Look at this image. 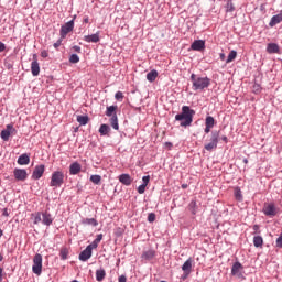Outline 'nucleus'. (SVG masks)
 <instances>
[{"instance_id": "obj_1", "label": "nucleus", "mask_w": 282, "mask_h": 282, "mask_svg": "<svg viewBox=\"0 0 282 282\" xmlns=\"http://www.w3.org/2000/svg\"><path fill=\"white\" fill-rule=\"evenodd\" d=\"M195 116V110L191 109L188 106H183L182 107V112L177 113L175 116L176 122H180L181 127H191L193 124V117Z\"/></svg>"}, {"instance_id": "obj_2", "label": "nucleus", "mask_w": 282, "mask_h": 282, "mask_svg": "<svg viewBox=\"0 0 282 282\" xmlns=\"http://www.w3.org/2000/svg\"><path fill=\"white\" fill-rule=\"evenodd\" d=\"M192 89L194 91H204V89H208L210 87V78L208 77H199L196 74L191 75Z\"/></svg>"}, {"instance_id": "obj_3", "label": "nucleus", "mask_w": 282, "mask_h": 282, "mask_svg": "<svg viewBox=\"0 0 282 282\" xmlns=\"http://www.w3.org/2000/svg\"><path fill=\"white\" fill-rule=\"evenodd\" d=\"M65 182V174L62 171L52 173L50 186L53 188H61Z\"/></svg>"}, {"instance_id": "obj_4", "label": "nucleus", "mask_w": 282, "mask_h": 282, "mask_svg": "<svg viewBox=\"0 0 282 282\" xmlns=\"http://www.w3.org/2000/svg\"><path fill=\"white\" fill-rule=\"evenodd\" d=\"M32 272L33 274H37V276H41L43 272V256L41 253H36L33 258Z\"/></svg>"}, {"instance_id": "obj_5", "label": "nucleus", "mask_w": 282, "mask_h": 282, "mask_svg": "<svg viewBox=\"0 0 282 282\" xmlns=\"http://www.w3.org/2000/svg\"><path fill=\"white\" fill-rule=\"evenodd\" d=\"M217 144H219V131L214 130L210 133V142L206 143L204 149L209 152L215 151V149H217Z\"/></svg>"}, {"instance_id": "obj_6", "label": "nucleus", "mask_w": 282, "mask_h": 282, "mask_svg": "<svg viewBox=\"0 0 282 282\" xmlns=\"http://www.w3.org/2000/svg\"><path fill=\"white\" fill-rule=\"evenodd\" d=\"M231 276H237V279L246 280L243 275V264L241 262L236 261L231 267Z\"/></svg>"}, {"instance_id": "obj_7", "label": "nucleus", "mask_w": 282, "mask_h": 282, "mask_svg": "<svg viewBox=\"0 0 282 282\" xmlns=\"http://www.w3.org/2000/svg\"><path fill=\"white\" fill-rule=\"evenodd\" d=\"M11 135H17V130L12 123L7 124L6 129H3L0 133V138L3 140V142H8Z\"/></svg>"}, {"instance_id": "obj_8", "label": "nucleus", "mask_w": 282, "mask_h": 282, "mask_svg": "<svg viewBox=\"0 0 282 282\" xmlns=\"http://www.w3.org/2000/svg\"><path fill=\"white\" fill-rule=\"evenodd\" d=\"M69 32H74V20L68 21L61 26V30H59L61 39H66Z\"/></svg>"}, {"instance_id": "obj_9", "label": "nucleus", "mask_w": 282, "mask_h": 282, "mask_svg": "<svg viewBox=\"0 0 282 282\" xmlns=\"http://www.w3.org/2000/svg\"><path fill=\"white\" fill-rule=\"evenodd\" d=\"M262 213L265 215V217H275L276 205H274V203L264 204Z\"/></svg>"}, {"instance_id": "obj_10", "label": "nucleus", "mask_w": 282, "mask_h": 282, "mask_svg": "<svg viewBox=\"0 0 282 282\" xmlns=\"http://www.w3.org/2000/svg\"><path fill=\"white\" fill-rule=\"evenodd\" d=\"M13 176L17 182H25L28 180V170L15 167L13 170Z\"/></svg>"}, {"instance_id": "obj_11", "label": "nucleus", "mask_w": 282, "mask_h": 282, "mask_svg": "<svg viewBox=\"0 0 282 282\" xmlns=\"http://www.w3.org/2000/svg\"><path fill=\"white\" fill-rule=\"evenodd\" d=\"M43 173H45V166L43 164L36 165L32 173V180H41L43 177Z\"/></svg>"}, {"instance_id": "obj_12", "label": "nucleus", "mask_w": 282, "mask_h": 282, "mask_svg": "<svg viewBox=\"0 0 282 282\" xmlns=\"http://www.w3.org/2000/svg\"><path fill=\"white\" fill-rule=\"evenodd\" d=\"M31 74L32 76H39L41 74V66L39 65L36 54L33 55V62L31 63Z\"/></svg>"}, {"instance_id": "obj_13", "label": "nucleus", "mask_w": 282, "mask_h": 282, "mask_svg": "<svg viewBox=\"0 0 282 282\" xmlns=\"http://www.w3.org/2000/svg\"><path fill=\"white\" fill-rule=\"evenodd\" d=\"M191 50L194 52H202V50H206V41L195 40L191 45Z\"/></svg>"}, {"instance_id": "obj_14", "label": "nucleus", "mask_w": 282, "mask_h": 282, "mask_svg": "<svg viewBox=\"0 0 282 282\" xmlns=\"http://www.w3.org/2000/svg\"><path fill=\"white\" fill-rule=\"evenodd\" d=\"M42 224L43 226H47V228H50V226L54 224V217H52V214L48 212H42Z\"/></svg>"}, {"instance_id": "obj_15", "label": "nucleus", "mask_w": 282, "mask_h": 282, "mask_svg": "<svg viewBox=\"0 0 282 282\" xmlns=\"http://www.w3.org/2000/svg\"><path fill=\"white\" fill-rule=\"evenodd\" d=\"M91 254H93L91 248L86 247L85 250H83L79 253V261H83V262L89 261V259H91Z\"/></svg>"}, {"instance_id": "obj_16", "label": "nucleus", "mask_w": 282, "mask_h": 282, "mask_svg": "<svg viewBox=\"0 0 282 282\" xmlns=\"http://www.w3.org/2000/svg\"><path fill=\"white\" fill-rule=\"evenodd\" d=\"M84 41L86 43H100V32H97L91 35H85Z\"/></svg>"}, {"instance_id": "obj_17", "label": "nucleus", "mask_w": 282, "mask_h": 282, "mask_svg": "<svg viewBox=\"0 0 282 282\" xmlns=\"http://www.w3.org/2000/svg\"><path fill=\"white\" fill-rule=\"evenodd\" d=\"M119 182L123 184V186H131V184L133 183V178H131V175L129 174H120Z\"/></svg>"}, {"instance_id": "obj_18", "label": "nucleus", "mask_w": 282, "mask_h": 282, "mask_svg": "<svg viewBox=\"0 0 282 282\" xmlns=\"http://www.w3.org/2000/svg\"><path fill=\"white\" fill-rule=\"evenodd\" d=\"M282 22V10L280 11V13L273 15L269 22V26L270 28H274V25H279V23Z\"/></svg>"}, {"instance_id": "obj_19", "label": "nucleus", "mask_w": 282, "mask_h": 282, "mask_svg": "<svg viewBox=\"0 0 282 282\" xmlns=\"http://www.w3.org/2000/svg\"><path fill=\"white\" fill-rule=\"evenodd\" d=\"M17 162L20 166H26V164H30V155L28 153L21 154Z\"/></svg>"}, {"instance_id": "obj_20", "label": "nucleus", "mask_w": 282, "mask_h": 282, "mask_svg": "<svg viewBox=\"0 0 282 282\" xmlns=\"http://www.w3.org/2000/svg\"><path fill=\"white\" fill-rule=\"evenodd\" d=\"M80 169H82L80 163L74 162L69 165V174L70 175H78L79 172H80Z\"/></svg>"}, {"instance_id": "obj_21", "label": "nucleus", "mask_w": 282, "mask_h": 282, "mask_svg": "<svg viewBox=\"0 0 282 282\" xmlns=\"http://www.w3.org/2000/svg\"><path fill=\"white\" fill-rule=\"evenodd\" d=\"M155 257V250L150 249L147 251H143L141 259H143V261H151V259H153Z\"/></svg>"}, {"instance_id": "obj_22", "label": "nucleus", "mask_w": 282, "mask_h": 282, "mask_svg": "<svg viewBox=\"0 0 282 282\" xmlns=\"http://www.w3.org/2000/svg\"><path fill=\"white\" fill-rule=\"evenodd\" d=\"M268 54H279L280 47L276 43H269L267 46Z\"/></svg>"}, {"instance_id": "obj_23", "label": "nucleus", "mask_w": 282, "mask_h": 282, "mask_svg": "<svg viewBox=\"0 0 282 282\" xmlns=\"http://www.w3.org/2000/svg\"><path fill=\"white\" fill-rule=\"evenodd\" d=\"M183 272H192L193 271V258H188L182 265Z\"/></svg>"}, {"instance_id": "obj_24", "label": "nucleus", "mask_w": 282, "mask_h": 282, "mask_svg": "<svg viewBox=\"0 0 282 282\" xmlns=\"http://www.w3.org/2000/svg\"><path fill=\"white\" fill-rule=\"evenodd\" d=\"M82 224L84 226H94V228H96V226H98V220H96V218H83Z\"/></svg>"}, {"instance_id": "obj_25", "label": "nucleus", "mask_w": 282, "mask_h": 282, "mask_svg": "<svg viewBox=\"0 0 282 282\" xmlns=\"http://www.w3.org/2000/svg\"><path fill=\"white\" fill-rule=\"evenodd\" d=\"M158 76H159V73L155 69H152L147 74V80L149 83H155Z\"/></svg>"}, {"instance_id": "obj_26", "label": "nucleus", "mask_w": 282, "mask_h": 282, "mask_svg": "<svg viewBox=\"0 0 282 282\" xmlns=\"http://www.w3.org/2000/svg\"><path fill=\"white\" fill-rule=\"evenodd\" d=\"M107 276V271L105 269H98L96 270V281H105V278Z\"/></svg>"}, {"instance_id": "obj_27", "label": "nucleus", "mask_w": 282, "mask_h": 282, "mask_svg": "<svg viewBox=\"0 0 282 282\" xmlns=\"http://www.w3.org/2000/svg\"><path fill=\"white\" fill-rule=\"evenodd\" d=\"M117 110H118V106H108L106 108V116L108 118H113V116H116Z\"/></svg>"}, {"instance_id": "obj_28", "label": "nucleus", "mask_w": 282, "mask_h": 282, "mask_svg": "<svg viewBox=\"0 0 282 282\" xmlns=\"http://www.w3.org/2000/svg\"><path fill=\"white\" fill-rule=\"evenodd\" d=\"M110 124L115 131H118L120 129V124L118 123V115H113L110 118Z\"/></svg>"}, {"instance_id": "obj_29", "label": "nucleus", "mask_w": 282, "mask_h": 282, "mask_svg": "<svg viewBox=\"0 0 282 282\" xmlns=\"http://www.w3.org/2000/svg\"><path fill=\"white\" fill-rule=\"evenodd\" d=\"M110 131H111V128L107 123H102L99 128L100 135H108Z\"/></svg>"}, {"instance_id": "obj_30", "label": "nucleus", "mask_w": 282, "mask_h": 282, "mask_svg": "<svg viewBox=\"0 0 282 282\" xmlns=\"http://www.w3.org/2000/svg\"><path fill=\"white\" fill-rule=\"evenodd\" d=\"M253 246H254V248H263V237L254 236L253 237Z\"/></svg>"}, {"instance_id": "obj_31", "label": "nucleus", "mask_w": 282, "mask_h": 282, "mask_svg": "<svg viewBox=\"0 0 282 282\" xmlns=\"http://www.w3.org/2000/svg\"><path fill=\"white\" fill-rule=\"evenodd\" d=\"M188 210L192 215H197V200H191L188 204Z\"/></svg>"}, {"instance_id": "obj_32", "label": "nucleus", "mask_w": 282, "mask_h": 282, "mask_svg": "<svg viewBox=\"0 0 282 282\" xmlns=\"http://www.w3.org/2000/svg\"><path fill=\"white\" fill-rule=\"evenodd\" d=\"M77 122L82 126L85 127L89 122V117L88 116H77Z\"/></svg>"}, {"instance_id": "obj_33", "label": "nucleus", "mask_w": 282, "mask_h": 282, "mask_svg": "<svg viewBox=\"0 0 282 282\" xmlns=\"http://www.w3.org/2000/svg\"><path fill=\"white\" fill-rule=\"evenodd\" d=\"M205 127H209L213 129L215 127V118L213 116H207L205 119Z\"/></svg>"}, {"instance_id": "obj_34", "label": "nucleus", "mask_w": 282, "mask_h": 282, "mask_svg": "<svg viewBox=\"0 0 282 282\" xmlns=\"http://www.w3.org/2000/svg\"><path fill=\"white\" fill-rule=\"evenodd\" d=\"M101 181H102V176L98 174H94L90 176V182H93V184H95L96 186H98Z\"/></svg>"}, {"instance_id": "obj_35", "label": "nucleus", "mask_w": 282, "mask_h": 282, "mask_svg": "<svg viewBox=\"0 0 282 282\" xmlns=\"http://www.w3.org/2000/svg\"><path fill=\"white\" fill-rule=\"evenodd\" d=\"M59 257L62 261H67V257H69V250H67V248L61 249Z\"/></svg>"}, {"instance_id": "obj_36", "label": "nucleus", "mask_w": 282, "mask_h": 282, "mask_svg": "<svg viewBox=\"0 0 282 282\" xmlns=\"http://www.w3.org/2000/svg\"><path fill=\"white\" fill-rule=\"evenodd\" d=\"M235 58H237V51L232 50L230 51V53L227 56L226 63H232V61H235Z\"/></svg>"}, {"instance_id": "obj_37", "label": "nucleus", "mask_w": 282, "mask_h": 282, "mask_svg": "<svg viewBox=\"0 0 282 282\" xmlns=\"http://www.w3.org/2000/svg\"><path fill=\"white\" fill-rule=\"evenodd\" d=\"M41 221H43V213L37 212L35 213L33 224L37 225V224H41Z\"/></svg>"}, {"instance_id": "obj_38", "label": "nucleus", "mask_w": 282, "mask_h": 282, "mask_svg": "<svg viewBox=\"0 0 282 282\" xmlns=\"http://www.w3.org/2000/svg\"><path fill=\"white\" fill-rule=\"evenodd\" d=\"M235 197L238 202H242L243 200V195L241 194V189L239 187H237L235 189Z\"/></svg>"}, {"instance_id": "obj_39", "label": "nucleus", "mask_w": 282, "mask_h": 282, "mask_svg": "<svg viewBox=\"0 0 282 282\" xmlns=\"http://www.w3.org/2000/svg\"><path fill=\"white\" fill-rule=\"evenodd\" d=\"M226 12H235V4H232V0L227 1Z\"/></svg>"}, {"instance_id": "obj_40", "label": "nucleus", "mask_w": 282, "mask_h": 282, "mask_svg": "<svg viewBox=\"0 0 282 282\" xmlns=\"http://www.w3.org/2000/svg\"><path fill=\"white\" fill-rule=\"evenodd\" d=\"M69 63H73V64L80 63V57L78 56V54H72L69 57Z\"/></svg>"}, {"instance_id": "obj_41", "label": "nucleus", "mask_w": 282, "mask_h": 282, "mask_svg": "<svg viewBox=\"0 0 282 282\" xmlns=\"http://www.w3.org/2000/svg\"><path fill=\"white\" fill-rule=\"evenodd\" d=\"M261 89L262 88L259 84H257V83L253 84V86H252L253 94H259L261 91Z\"/></svg>"}, {"instance_id": "obj_42", "label": "nucleus", "mask_w": 282, "mask_h": 282, "mask_svg": "<svg viewBox=\"0 0 282 282\" xmlns=\"http://www.w3.org/2000/svg\"><path fill=\"white\" fill-rule=\"evenodd\" d=\"M149 182H151V176L147 175L142 177V185L143 186H149Z\"/></svg>"}, {"instance_id": "obj_43", "label": "nucleus", "mask_w": 282, "mask_h": 282, "mask_svg": "<svg viewBox=\"0 0 282 282\" xmlns=\"http://www.w3.org/2000/svg\"><path fill=\"white\" fill-rule=\"evenodd\" d=\"M123 98H124V95L122 94V91H117L115 94V99L116 100L122 101Z\"/></svg>"}, {"instance_id": "obj_44", "label": "nucleus", "mask_w": 282, "mask_h": 282, "mask_svg": "<svg viewBox=\"0 0 282 282\" xmlns=\"http://www.w3.org/2000/svg\"><path fill=\"white\" fill-rule=\"evenodd\" d=\"M147 191V185H139L138 193L139 195H144V192Z\"/></svg>"}, {"instance_id": "obj_45", "label": "nucleus", "mask_w": 282, "mask_h": 282, "mask_svg": "<svg viewBox=\"0 0 282 282\" xmlns=\"http://www.w3.org/2000/svg\"><path fill=\"white\" fill-rule=\"evenodd\" d=\"M148 221H149L150 224H153V221H155V214H154V213H150V214L148 215Z\"/></svg>"}, {"instance_id": "obj_46", "label": "nucleus", "mask_w": 282, "mask_h": 282, "mask_svg": "<svg viewBox=\"0 0 282 282\" xmlns=\"http://www.w3.org/2000/svg\"><path fill=\"white\" fill-rule=\"evenodd\" d=\"M275 243H276V248H282V232L278 237Z\"/></svg>"}, {"instance_id": "obj_47", "label": "nucleus", "mask_w": 282, "mask_h": 282, "mask_svg": "<svg viewBox=\"0 0 282 282\" xmlns=\"http://www.w3.org/2000/svg\"><path fill=\"white\" fill-rule=\"evenodd\" d=\"M87 248H90V251L93 252V250L98 248V242L94 240L90 245L87 246Z\"/></svg>"}, {"instance_id": "obj_48", "label": "nucleus", "mask_w": 282, "mask_h": 282, "mask_svg": "<svg viewBox=\"0 0 282 282\" xmlns=\"http://www.w3.org/2000/svg\"><path fill=\"white\" fill-rule=\"evenodd\" d=\"M188 276H191V273L187 271H183V274L181 275V280L186 281V279H188Z\"/></svg>"}, {"instance_id": "obj_49", "label": "nucleus", "mask_w": 282, "mask_h": 282, "mask_svg": "<svg viewBox=\"0 0 282 282\" xmlns=\"http://www.w3.org/2000/svg\"><path fill=\"white\" fill-rule=\"evenodd\" d=\"M63 43V37H61L59 40H57L54 44L53 47H55V50H58V46L62 45Z\"/></svg>"}, {"instance_id": "obj_50", "label": "nucleus", "mask_w": 282, "mask_h": 282, "mask_svg": "<svg viewBox=\"0 0 282 282\" xmlns=\"http://www.w3.org/2000/svg\"><path fill=\"white\" fill-rule=\"evenodd\" d=\"M95 241L96 243H100L102 241V234H98Z\"/></svg>"}, {"instance_id": "obj_51", "label": "nucleus", "mask_w": 282, "mask_h": 282, "mask_svg": "<svg viewBox=\"0 0 282 282\" xmlns=\"http://www.w3.org/2000/svg\"><path fill=\"white\" fill-rule=\"evenodd\" d=\"M119 282H127V275L122 274L118 279Z\"/></svg>"}, {"instance_id": "obj_52", "label": "nucleus", "mask_w": 282, "mask_h": 282, "mask_svg": "<svg viewBox=\"0 0 282 282\" xmlns=\"http://www.w3.org/2000/svg\"><path fill=\"white\" fill-rule=\"evenodd\" d=\"M74 52H77V54H80L82 48L78 45L73 46Z\"/></svg>"}, {"instance_id": "obj_53", "label": "nucleus", "mask_w": 282, "mask_h": 282, "mask_svg": "<svg viewBox=\"0 0 282 282\" xmlns=\"http://www.w3.org/2000/svg\"><path fill=\"white\" fill-rule=\"evenodd\" d=\"M41 56L42 58H47V56H50V53H47V51H42Z\"/></svg>"}, {"instance_id": "obj_54", "label": "nucleus", "mask_w": 282, "mask_h": 282, "mask_svg": "<svg viewBox=\"0 0 282 282\" xmlns=\"http://www.w3.org/2000/svg\"><path fill=\"white\" fill-rule=\"evenodd\" d=\"M0 52H6V44L0 42Z\"/></svg>"}, {"instance_id": "obj_55", "label": "nucleus", "mask_w": 282, "mask_h": 282, "mask_svg": "<svg viewBox=\"0 0 282 282\" xmlns=\"http://www.w3.org/2000/svg\"><path fill=\"white\" fill-rule=\"evenodd\" d=\"M3 217H10V213H8V208H4L2 212Z\"/></svg>"}, {"instance_id": "obj_56", "label": "nucleus", "mask_w": 282, "mask_h": 282, "mask_svg": "<svg viewBox=\"0 0 282 282\" xmlns=\"http://www.w3.org/2000/svg\"><path fill=\"white\" fill-rule=\"evenodd\" d=\"M219 58H220V61H226V54L225 53H219Z\"/></svg>"}, {"instance_id": "obj_57", "label": "nucleus", "mask_w": 282, "mask_h": 282, "mask_svg": "<svg viewBox=\"0 0 282 282\" xmlns=\"http://www.w3.org/2000/svg\"><path fill=\"white\" fill-rule=\"evenodd\" d=\"M3 281V268L0 267V282Z\"/></svg>"}, {"instance_id": "obj_58", "label": "nucleus", "mask_w": 282, "mask_h": 282, "mask_svg": "<svg viewBox=\"0 0 282 282\" xmlns=\"http://www.w3.org/2000/svg\"><path fill=\"white\" fill-rule=\"evenodd\" d=\"M210 129H213V128H210V127H208V126H205L204 132H205V133H210Z\"/></svg>"}, {"instance_id": "obj_59", "label": "nucleus", "mask_w": 282, "mask_h": 282, "mask_svg": "<svg viewBox=\"0 0 282 282\" xmlns=\"http://www.w3.org/2000/svg\"><path fill=\"white\" fill-rule=\"evenodd\" d=\"M221 140H223V142H225L226 144H228V137L224 135V137H221Z\"/></svg>"}, {"instance_id": "obj_60", "label": "nucleus", "mask_w": 282, "mask_h": 282, "mask_svg": "<svg viewBox=\"0 0 282 282\" xmlns=\"http://www.w3.org/2000/svg\"><path fill=\"white\" fill-rule=\"evenodd\" d=\"M254 232H259V225H253Z\"/></svg>"}, {"instance_id": "obj_61", "label": "nucleus", "mask_w": 282, "mask_h": 282, "mask_svg": "<svg viewBox=\"0 0 282 282\" xmlns=\"http://www.w3.org/2000/svg\"><path fill=\"white\" fill-rule=\"evenodd\" d=\"M165 147H169V149H172V148H173V143H171V142H165Z\"/></svg>"}, {"instance_id": "obj_62", "label": "nucleus", "mask_w": 282, "mask_h": 282, "mask_svg": "<svg viewBox=\"0 0 282 282\" xmlns=\"http://www.w3.org/2000/svg\"><path fill=\"white\" fill-rule=\"evenodd\" d=\"M181 188H183V189L188 188V184H182V185H181Z\"/></svg>"}, {"instance_id": "obj_63", "label": "nucleus", "mask_w": 282, "mask_h": 282, "mask_svg": "<svg viewBox=\"0 0 282 282\" xmlns=\"http://www.w3.org/2000/svg\"><path fill=\"white\" fill-rule=\"evenodd\" d=\"M84 23H89V17L84 18Z\"/></svg>"}, {"instance_id": "obj_64", "label": "nucleus", "mask_w": 282, "mask_h": 282, "mask_svg": "<svg viewBox=\"0 0 282 282\" xmlns=\"http://www.w3.org/2000/svg\"><path fill=\"white\" fill-rule=\"evenodd\" d=\"M243 164H248V159L242 160Z\"/></svg>"}]
</instances>
